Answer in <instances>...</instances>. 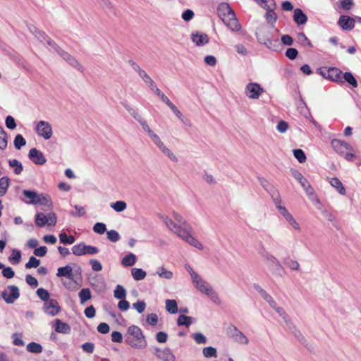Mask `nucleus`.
Returning a JSON list of instances; mask_svg holds the SVG:
<instances>
[{"label":"nucleus","mask_w":361,"mask_h":361,"mask_svg":"<svg viewBox=\"0 0 361 361\" xmlns=\"http://www.w3.org/2000/svg\"><path fill=\"white\" fill-rule=\"evenodd\" d=\"M159 217L169 230L173 232L182 240L200 250H203L202 244L193 235L192 226L180 214L173 211L171 212L172 218L164 214H159Z\"/></svg>","instance_id":"obj_1"},{"label":"nucleus","mask_w":361,"mask_h":361,"mask_svg":"<svg viewBox=\"0 0 361 361\" xmlns=\"http://www.w3.org/2000/svg\"><path fill=\"white\" fill-rule=\"evenodd\" d=\"M185 269L190 274L192 284L198 291L207 295L214 303L221 304V300L218 293L208 282L195 272L188 264L185 265Z\"/></svg>","instance_id":"obj_2"},{"label":"nucleus","mask_w":361,"mask_h":361,"mask_svg":"<svg viewBox=\"0 0 361 361\" xmlns=\"http://www.w3.org/2000/svg\"><path fill=\"white\" fill-rule=\"evenodd\" d=\"M126 342L135 349H144L147 343L142 329L135 325L130 326L125 335Z\"/></svg>","instance_id":"obj_3"},{"label":"nucleus","mask_w":361,"mask_h":361,"mask_svg":"<svg viewBox=\"0 0 361 361\" xmlns=\"http://www.w3.org/2000/svg\"><path fill=\"white\" fill-rule=\"evenodd\" d=\"M142 126V130L146 132L154 145L172 161L178 162V159L168 147H166L159 136L157 135L149 126L147 122L142 118L137 121Z\"/></svg>","instance_id":"obj_4"},{"label":"nucleus","mask_w":361,"mask_h":361,"mask_svg":"<svg viewBox=\"0 0 361 361\" xmlns=\"http://www.w3.org/2000/svg\"><path fill=\"white\" fill-rule=\"evenodd\" d=\"M255 35L259 43L264 45L269 49L277 51L279 46V39L272 38L270 29L267 25L258 27Z\"/></svg>","instance_id":"obj_5"},{"label":"nucleus","mask_w":361,"mask_h":361,"mask_svg":"<svg viewBox=\"0 0 361 361\" xmlns=\"http://www.w3.org/2000/svg\"><path fill=\"white\" fill-rule=\"evenodd\" d=\"M48 47L50 50L57 52L70 66L80 72H83L84 68L78 60L66 51L61 49L52 39H48Z\"/></svg>","instance_id":"obj_6"},{"label":"nucleus","mask_w":361,"mask_h":361,"mask_svg":"<svg viewBox=\"0 0 361 361\" xmlns=\"http://www.w3.org/2000/svg\"><path fill=\"white\" fill-rule=\"evenodd\" d=\"M331 145L336 152L345 160L348 161H353L355 155L354 154V149L350 144L341 140L334 139L331 141Z\"/></svg>","instance_id":"obj_7"},{"label":"nucleus","mask_w":361,"mask_h":361,"mask_svg":"<svg viewBox=\"0 0 361 361\" xmlns=\"http://www.w3.org/2000/svg\"><path fill=\"white\" fill-rule=\"evenodd\" d=\"M20 297L19 288L14 285L8 286L1 293L0 299H3L7 304H13Z\"/></svg>","instance_id":"obj_8"},{"label":"nucleus","mask_w":361,"mask_h":361,"mask_svg":"<svg viewBox=\"0 0 361 361\" xmlns=\"http://www.w3.org/2000/svg\"><path fill=\"white\" fill-rule=\"evenodd\" d=\"M35 223L39 227L45 225L54 226L56 223V216L53 212L47 214L39 212L36 215Z\"/></svg>","instance_id":"obj_9"},{"label":"nucleus","mask_w":361,"mask_h":361,"mask_svg":"<svg viewBox=\"0 0 361 361\" xmlns=\"http://www.w3.org/2000/svg\"><path fill=\"white\" fill-rule=\"evenodd\" d=\"M72 252L76 256H82L97 254L99 249L94 246L86 245L84 243H80L72 247Z\"/></svg>","instance_id":"obj_10"},{"label":"nucleus","mask_w":361,"mask_h":361,"mask_svg":"<svg viewBox=\"0 0 361 361\" xmlns=\"http://www.w3.org/2000/svg\"><path fill=\"white\" fill-rule=\"evenodd\" d=\"M264 92V90L257 82H250L245 88V94L252 99H259Z\"/></svg>","instance_id":"obj_11"},{"label":"nucleus","mask_w":361,"mask_h":361,"mask_svg":"<svg viewBox=\"0 0 361 361\" xmlns=\"http://www.w3.org/2000/svg\"><path fill=\"white\" fill-rule=\"evenodd\" d=\"M228 334L235 342L239 344L247 345L249 343L247 337L234 325L228 327Z\"/></svg>","instance_id":"obj_12"},{"label":"nucleus","mask_w":361,"mask_h":361,"mask_svg":"<svg viewBox=\"0 0 361 361\" xmlns=\"http://www.w3.org/2000/svg\"><path fill=\"white\" fill-rule=\"evenodd\" d=\"M35 131L39 136L42 137L44 140L50 139L53 134L51 126L45 121H40L37 123Z\"/></svg>","instance_id":"obj_13"},{"label":"nucleus","mask_w":361,"mask_h":361,"mask_svg":"<svg viewBox=\"0 0 361 361\" xmlns=\"http://www.w3.org/2000/svg\"><path fill=\"white\" fill-rule=\"evenodd\" d=\"M321 75L330 80L334 82H343L342 81V71L337 68L331 67L324 68L320 71Z\"/></svg>","instance_id":"obj_14"},{"label":"nucleus","mask_w":361,"mask_h":361,"mask_svg":"<svg viewBox=\"0 0 361 361\" xmlns=\"http://www.w3.org/2000/svg\"><path fill=\"white\" fill-rule=\"evenodd\" d=\"M290 173L293 177L300 183L307 195L310 196L314 194L313 188L300 171L296 169H291Z\"/></svg>","instance_id":"obj_15"},{"label":"nucleus","mask_w":361,"mask_h":361,"mask_svg":"<svg viewBox=\"0 0 361 361\" xmlns=\"http://www.w3.org/2000/svg\"><path fill=\"white\" fill-rule=\"evenodd\" d=\"M43 310L46 314L54 317L59 314L61 307L56 300L50 299L44 302Z\"/></svg>","instance_id":"obj_16"},{"label":"nucleus","mask_w":361,"mask_h":361,"mask_svg":"<svg viewBox=\"0 0 361 361\" xmlns=\"http://www.w3.org/2000/svg\"><path fill=\"white\" fill-rule=\"evenodd\" d=\"M28 157L29 159L37 165H42L47 161L42 152L36 148H32L29 151Z\"/></svg>","instance_id":"obj_17"},{"label":"nucleus","mask_w":361,"mask_h":361,"mask_svg":"<svg viewBox=\"0 0 361 361\" xmlns=\"http://www.w3.org/2000/svg\"><path fill=\"white\" fill-rule=\"evenodd\" d=\"M129 65L142 79L144 82L147 85L152 79L135 61L129 60Z\"/></svg>","instance_id":"obj_18"},{"label":"nucleus","mask_w":361,"mask_h":361,"mask_svg":"<svg viewBox=\"0 0 361 361\" xmlns=\"http://www.w3.org/2000/svg\"><path fill=\"white\" fill-rule=\"evenodd\" d=\"M226 26L232 32H237L241 30L242 26L239 23L235 14H232L228 18L223 21Z\"/></svg>","instance_id":"obj_19"},{"label":"nucleus","mask_w":361,"mask_h":361,"mask_svg":"<svg viewBox=\"0 0 361 361\" xmlns=\"http://www.w3.org/2000/svg\"><path fill=\"white\" fill-rule=\"evenodd\" d=\"M338 24L344 30H351L355 27V19L348 16L341 15Z\"/></svg>","instance_id":"obj_20"},{"label":"nucleus","mask_w":361,"mask_h":361,"mask_svg":"<svg viewBox=\"0 0 361 361\" xmlns=\"http://www.w3.org/2000/svg\"><path fill=\"white\" fill-rule=\"evenodd\" d=\"M218 15L224 21L226 18H228L232 14H234V11L231 6L226 3H222L218 6Z\"/></svg>","instance_id":"obj_21"},{"label":"nucleus","mask_w":361,"mask_h":361,"mask_svg":"<svg viewBox=\"0 0 361 361\" xmlns=\"http://www.w3.org/2000/svg\"><path fill=\"white\" fill-rule=\"evenodd\" d=\"M255 289L259 293V295L266 300L267 302L269 303L271 308L274 307L277 304L276 301L273 298V297L269 295L264 289H263L259 285L255 284Z\"/></svg>","instance_id":"obj_22"},{"label":"nucleus","mask_w":361,"mask_h":361,"mask_svg":"<svg viewBox=\"0 0 361 361\" xmlns=\"http://www.w3.org/2000/svg\"><path fill=\"white\" fill-rule=\"evenodd\" d=\"M191 39L197 46H203L208 43L209 39L204 33H192Z\"/></svg>","instance_id":"obj_23"},{"label":"nucleus","mask_w":361,"mask_h":361,"mask_svg":"<svg viewBox=\"0 0 361 361\" xmlns=\"http://www.w3.org/2000/svg\"><path fill=\"white\" fill-rule=\"evenodd\" d=\"M281 216L292 228L295 231H300L301 228L299 223L288 210L286 212L283 211V214Z\"/></svg>","instance_id":"obj_24"},{"label":"nucleus","mask_w":361,"mask_h":361,"mask_svg":"<svg viewBox=\"0 0 361 361\" xmlns=\"http://www.w3.org/2000/svg\"><path fill=\"white\" fill-rule=\"evenodd\" d=\"M56 276L60 278L66 277L68 279L73 280V273L72 267L70 265H66L65 267L58 268Z\"/></svg>","instance_id":"obj_25"},{"label":"nucleus","mask_w":361,"mask_h":361,"mask_svg":"<svg viewBox=\"0 0 361 361\" xmlns=\"http://www.w3.org/2000/svg\"><path fill=\"white\" fill-rule=\"evenodd\" d=\"M261 256L263 257L264 261L269 266H274L278 269H282V266L279 261L272 255L267 252H261Z\"/></svg>","instance_id":"obj_26"},{"label":"nucleus","mask_w":361,"mask_h":361,"mask_svg":"<svg viewBox=\"0 0 361 361\" xmlns=\"http://www.w3.org/2000/svg\"><path fill=\"white\" fill-rule=\"evenodd\" d=\"M54 329L57 333L64 334H68L71 331V326L67 323L63 322L59 319L55 320Z\"/></svg>","instance_id":"obj_27"},{"label":"nucleus","mask_w":361,"mask_h":361,"mask_svg":"<svg viewBox=\"0 0 361 361\" xmlns=\"http://www.w3.org/2000/svg\"><path fill=\"white\" fill-rule=\"evenodd\" d=\"M293 20L298 25H304L307 21V17L300 8H296L293 13Z\"/></svg>","instance_id":"obj_28"},{"label":"nucleus","mask_w":361,"mask_h":361,"mask_svg":"<svg viewBox=\"0 0 361 361\" xmlns=\"http://www.w3.org/2000/svg\"><path fill=\"white\" fill-rule=\"evenodd\" d=\"M23 194L27 199L23 200L26 204H36V200L39 194H37L36 192L33 190H24L23 191Z\"/></svg>","instance_id":"obj_29"},{"label":"nucleus","mask_w":361,"mask_h":361,"mask_svg":"<svg viewBox=\"0 0 361 361\" xmlns=\"http://www.w3.org/2000/svg\"><path fill=\"white\" fill-rule=\"evenodd\" d=\"M330 185L336 189V190L342 195H345L346 190L342 182L338 178H331L329 180Z\"/></svg>","instance_id":"obj_30"},{"label":"nucleus","mask_w":361,"mask_h":361,"mask_svg":"<svg viewBox=\"0 0 361 361\" xmlns=\"http://www.w3.org/2000/svg\"><path fill=\"white\" fill-rule=\"evenodd\" d=\"M271 197L273 198L274 204L281 215L283 214V211L286 212L288 210L285 207L283 206L282 200H281V199L279 196V194L277 191H276V192L273 193L271 195Z\"/></svg>","instance_id":"obj_31"},{"label":"nucleus","mask_w":361,"mask_h":361,"mask_svg":"<svg viewBox=\"0 0 361 361\" xmlns=\"http://www.w3.org/2000/svg\"><path fill=\"white\" fill-rule=\"evenodd\" d=\"M195 322V319H194L193 317H189V316H185L184 314H180L178 317L177 324L178 326H185L186 327H188L190 325H191Z\"/></svg>","instance_id":"obj_32"},{"label":"nucleus","mask_w":361,"mask_h":361,"mask_svg":"<svg viewBox=\"0 0 361 361\" xmlns=\"http://www.w3.org/2000/svg\"><path fill=\"white\" fill-rule=\"evenodd\" d=\"M30 32L41 42L45 41L48 44V39H51L44 32L32 26L30 27Z\"/></svg>","instance_id":"obj_33"},{"label":"nucleus","mask_w":361,"mask_h":361,"mask_svg":"<svg viewBox=\"0 0 361 361\" xmlns=\"http://www.w3.org/2000/svg\"><path fill=\"white\" fill-rule=\"evenodd\" d=\"M272 309L274 310L278 313V314L284 320L287 325L291 324V320L289 316L288 315V314L286 312L283 307L278 305V303Z\"/></svg>","instance_id":"obj_34"},{"label":"nucleus","mask_w":361,"mask_h":361,"mask_svg":"<svg viewBox=\"0 0 361 361\" xmlns=\"http://www.w3.org/2000/svg\"><path fill=\"white\" fill-rule=\"evenodd\" d=\"M136 259L135 254L129 253L122 259L121 264L124 267H131L135 264Z\"/></svg>","instance_id":"obj_35"},{"label":"nucleus","mask_w":361,"mask_h":361,"mask_svg":"<svg viewBox=\"0 0 361 361\" xmlns=\"http://www.w3.org/2000/svg\"><path fill=\"white\" fill-rule=\"evenodd\" d=\"M37 204L46 207H50L52 203L49 196L44 194H39L36 200V204Z\"/></svg>","instance_id":"obj_36"},{"label":"nucleus","mask_w":361,"mask_h":361,"mask_svg":"<svg viewBox=\"0 0 361 361\" xmlns=\"http://www.w3.org/2000/svg\"><path fill=\"white\" fill-rule=\"evenodd\" d=\"M157 275L162 279H171L173 278V274L172 271L166 270L164 267L161 266L157 269Z\"/></svg>","instance_id":"obj_37"},{"label":"nucleus","mask_w":361,"mask_h":361,"mask_svg":"<svg viewBox=\"0 0 361 361\" xmlns=\"http://www.w3.org/2000/svg\"><path fill=\"white\" fill-rule=\"evenodd\" d=\"M131 274L133 278L135 281L142 280L145 278L147 275L146 272L143 269L140 268H133L131 269Z\"/></svg>","instance_id":"obj_38"},{"label":"nucleus","mask_w":361,"mask_h":361,"mask_svg":"<svg viewBox=\"0 0 361 361\" xmlns=\"http://www.w3.org/2000/svg\"><path fill=\"white\" fill-rule=\"evenodd\" d=\"M166 310L171 314H176L178 312V305L175 300H166Z\"/></svg>","instance_id":"obj_39"},{"label":"nucleus","mask_w":361,"mask_h":361,"mask_svg":"<svg viewBox=\"0 0 361 361\" xmlns=\"http://www.w3.org/2000/svg\"><path fill=\"white\" fill-rule=\"evenodd\" d=\"M11 168L13 169L14 173L19 175L22 173L23 167L22 164L17 159H11L8 161Z\"/></svg>","instance_id":"obj_40"},{"label":"nucleus","mask_w":361,"mask_h":361,"mask_svg":"<svg viewBox=\"0 0 361 361\" xmlns=\"http://www.w3.org/2000/svg\"><path fill=\"white\" fill-rule=\"evenodd\" d=\"M21 259V252L17 249H13L11 255L8 257L9 262L12 264H17L20 262Z\"/></svg>","instance_id":"obj_41"},{"label":"nucleus","mask_w":361,"mask_h":361,"mask_svg":"<svg viewBox=\"0 0 361 361\" xmlns=\"http://www.w3.org/2000/svg\"><path fill=\"white\" fill-rule=\"evenodd\" d=\"M296 41L300 44L311 47L312 46L310 40L306 37L304 32H300L297 35Z\"/></svg>","instance_id":"obj_42"},{"label":"nucleus","mask_w":361,"mask_h":361,"mask_svg":"<svg viewBox=\"0 0 361 361\" xmlns=\"http://www.w3.org/2000/svg\"><path fill=\"white\" fill-rule=\"evenodd\" d=\"M80 303L84 304L87 300H90L92 297L91 291L89 288H82L78 293Z\"/></svg>","instance_id":"obj_43"},{"label":"nucleus","mask_w":361,"mask_h":361,"mask_svg":"<svg viewBox=\"0 0 361 361\" xmlns=\"http://www.w3.org/2000/svg\"><path fill=\"white\" fill-rule=\"evenodd\" d=\"M114 296L118 300L125 299L126 297V290L121 285H117L114 291Z\"/></svg>","instance_id":"obj_44"},{"label":"nucleus","mask_w":361,"mask_h":361,"mask_svg":"<svg viewBox=\"0 0 361 361\" xmlns=\"http://www.w3.org/2000/svg\"><path fill=\"white\" fill-rule=\"evenodd\" d=\"M60 242L63 244L71 245L75 241V238L73 235L68 236L64 232L59 234Z\"/></svg>","instance_id":"obj_45"},{"label":"nucleus","mask_w":361,"mask_h":361,"mask_svg":"<svg viewBox=\"0 0 361 361\" xmlns=\"http://www.w3.org/2000/svg\"><path fill=\"white\" fill-rule=\"evenodd\" d=\"M173 113L184 123L190 126V121L185 118V116L183 115L181 111L173 104L171 106H169Z\"/></svg>","instance_id":"obj_46"},{"label":"nucleus","mask_w":361,"mask_h":361,"mask_svg":"<svg viewBox=\"0 0 361 361\" xmlns=\"http://www.w3.org/2000/svg\"><path fill=\"white\" fill-rule=\"evenodd\" d=\"M9 186V179L4 176L0 178V196L6 194Z\"/></svg>","instance_id":"obj_47"},{"label":"nucleus","mask_w":361,"mask_h":361,"mask_svg":"<svg viewBox=\"0 0 361 361\" xmlns=\"http://www.w3.org/2000/svg\"><path fill=\"white\" fill-rule=\"evenodd\" d=\"M110 207L116 212H121L126 209L127 204L124 201L119 200L111 203Z\"/></svg>","instance_id":"obj_48"},{"label":"nucleus","mask_w":361,"mask_h":361,"mask_svg":"<svg viewBox=\"0 0 361 361\" xmlns=\"http://www.w3.org/2000/svg\"><path fill=\"white\" fill-rule=\"evenodd\" d=\"M27 350L33 353H40L42 351V347L39 343L32 342L27 345Z\"/></svg>","instance_id":"obj_49"},{"label":"nucleus","mask_w":361,"mask_h":361,"mask_svg":"<svg viewBox=\"0 0 361 361\" xmlns=\"http://www.w3.org/2000/svg\"><path fill=\"white\" fill-rule=\"evenodd\" d=\"M123 107L126 109V111L137 121H138L139 120H140L142 117L141 115H140L138 114V112L135 109H133V107H131L130 106H129L128 104H122Z\"/></svg>","instance_id":"obj_50"},{"label":"nucleus","mask_w":361,"mask_h":361,"mask_svg":"<svg viewBox=\"0 0 361 361\" xmlns=\"http://www.w3.org/2000/svg\"><path fill=\"white\" fill-rule=\"evenodd\" d=\"M343 78H344L345 81L348 82L353 87H357V82L350 72H345L343 74Z\"/></svg>","instance_id":"obj_51"},{"label":"nucleus","mask_w":361,"mask_h":361,"mask_svg":"<svg viewBox=\"0 0 361 361\" xmlns=\"http://www.w3.org/2000/svg\"><path fill=\"white\" fill-rule=\"evenodd\" d=\"M25 144L26 140L22 135L18 134L16 136L14 139V146L17 149H20L22 147L25 146Z\"/></svg>","instance_id":"obj_52"},{"label":"nucleus","mask_w":361,"mask_h":361,"mask_svg":"<svg viewBox=\"0 0 361 361\" xmlns=\"http://www.w3.org/2000/svg\"><path fill=\"white\" fill-rule=\"evenodd\" d=\"M293 155L295 158L300 162L304 163L306 161V156L305 152L300 149L293 150Z\"/></svg>","instance_id":"obj_53"},{"label":"nucleus","mask_w":361,"mask_h":361,"mask_svg":"<svg viewBox=\"0 0 361 361\" xmlns=\"http://www.w3.org/2000/svg\"><path fill=\"white\" fill-rule=\"evenodd\" d=\"M107 238L113 243H116L120 240L119 233L115 230H110L106 232Z\"/></svg>","instance_id":"obj_54"},{"label":"nucleus","mask_w":361,"mask_h":361,"mask_svg":"<svg viewBox=\"0 0 361 361\" xmlns=\"http://www.w3.org/2000/svg\"><path fill=\"white\" fill-rule=\"evenodd\" d=\"M7 147V134L2 128H0V149H4Z\"/></svg>","instance_id":"obj_55"},{"label":"nucleus","mask_w":361,"mask_h":361,"mask_svg":"<svg viewBox=\"0 0 361 361\" xmlns=\"http://www.w3.org/2000/svg\"><path fill=\"white\" fill-rule=\"evenodd\" d=\"M37 294L41 300L44 301V302L46 301H49L50 300L49 299V296H50L49 293L47 290H45L42 288L37 289Z\"/></svg>","instance_id":"obj_56"},{"label":"nucleus","mask_w":361,"mask_h":361,"mask_svg":"<svg viewBox=\"0 0 361 361\" xmlns=\"http://www.w3.org/2000/svg\"><path fill=\"white\" fill-rule=\"evenodd\" d=\"M40 264L39 259L32 256L30 257L29 261L25 264L26 269L37 268Z\"/></svg>","instance_id":"obj_57"},{"label":"nucleus","mask_w":361,"mask_h":361,"mask_svg":"<svg viewBox=\"0 0 361 361\" xmlns=\"http://www.w3.org/2000/svg\"><path fill=\"white\" fill-rule=\"evenodd\" d=\"M133 307L136 310L138 313L141 314L146 308V303L145 301L139 300L133 304Z\"/></svg>","instance_id":"obj_58"},{"label":"nucleus","mask_w":361,"mask_h":361,"mask_svg":"<svg viewBox=\"0 0 361 361\" xmlns=\"http://www.w3.org/2000/svg\"><path fill=\"white\" fill-rule=\"evenodd\" d=\"M146 322L151 326H155L158 323V316L155 313H151L147 315Z\"/></svg>","instance_id":"obj_59"},{"label":"nucleus","mask_w":361,"mask_h":361,"mask_svg":"<svg viewBox=\"0 0 361 361\" xmlns=\"http://www.w3.org/2000/svg\"><path fill=\"white\" fill-rule=\"evenodd\" d=\"M192 337L197 344H204L207 342L206 337L202 333H195Z\"/></svg>","instance_id":"obj_60"},{"label":"nucleus","mask_w":361,"mask_h":361,"mask_svg":"<svg viewBox=\"0 0 361 361\" xmlns=\"http://www.w3.org/2000/svg\"><path fill=\"white\" fill-rule=\"evenodd\" d=\"M203 355L206 357H216V348L213 347H206L203 349Z\"/></svg>","instance_id":"obj_61"},{"label":"nucleus","mask_w":361,"mask_h":361,"mask_svg":"<svg viewBox=\"0 0 361 361\" xmlns=\"http://www.w3.org/2000/svg\"><path fill=\"white\" fill-rule=\"evenodd\" d=\"M74 208H75V212L71 211L70 212L71 215L80 217V216H82L85 214V209L84 207L78 206V205H75Z\"/></svg>","instance_id":"obj_62"},{"label":"nucleus","mask_w":361,"mask_h":361,"mask_svg":"<svg viewBox=\"0 0 361 361\" xmlns=\"http://www.w3.org/2000/svg\"><path fill=\"white\" fill-rule=\"evenodd\" d=\"M293 334L300 341H302L304 339V337L300 332V330L297 329L295 326L293 325V323L290 324L289 325H287Z\"/></svg>","instance_id":"obj_63"},{"label":"nucleus","mask_w":361,"mask_h":361,"mask_svg":"<svg viewBox=\"0 0 361 361\" xmlns=\"http://www.w3.org/2000/svg\"><path fill=\"white\" fill-rule=\"evenodd\" d=\"M93 231L99 234H103L106 231V226L104 223H96L93 226Z\"/></svg>","instance_id":"obj_64"}]
</instances>
